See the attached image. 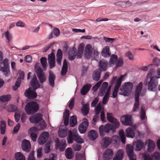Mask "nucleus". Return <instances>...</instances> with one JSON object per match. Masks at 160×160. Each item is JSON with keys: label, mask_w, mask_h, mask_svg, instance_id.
<instances>
[{"label": "nucleus", "mask_w": 160, "mask_h": 160, "mask_svg": "<svg viewBox=\"0 0 160 160\" xmlns=\"http://www.w3.org/2000/svg\"><path fill=\"white\" fill-rule=\"evenodd\" d=\"M81 145L78 144H74L72 146L73 149L75 151H79L81 149Z\"/></svg>", "instance_id": "13d9d810"}, {"label": "nucleus", "mask_w": 160, "mask_h": 160, "mask_svg": "<svg viewBox=\"0 0 160 160\" xmlns=\"http://www.w3.org/2000/svg\"><path fill=\"white\" fill-rule=\"evenodd\" d=\"M113 155L112 151L109 149H107L103 154V159L105 160H108L112 158Z\"/></svg>", "instance_id": "a878e982"}, {"label": "nucleus", "mask_w": 160, "mask_h": 160, "mask_svg": "<svg viewBox=\"0 0 160 160\" xmlns=\"http://www.w3.org/2000/svg\"><path fill=\"white\" fill-rule=\"evenodd\" d=\"M109 96L105 94L102 100V103L103 104H106L107 102H108L109 98Z\"/></svg>", "instance_id": "680f3d73"}, {"label": "nucleus", "mask_w": 160, "mask_h": 160, "mask_svg": "<svg viewBox=\"0 0 160 160\" xmlns=\"http://www.w3.org/2000/svg\"><path fill=\"white\" fill-rule=\"evenodd\" d=\"M146 144L148 146V152H152L154 149L155 144L154 142L151 139H148L146 141Z\"/></svg>", "instance_id": "6ab92c4d"}, {"label": "nucleus", "mask_w": 160, "mask_h": 160, "mask_svg": "<svg viewBox=\"0 0 160 160\" xmlns=\"http://www.w3.org/2000/svg\"><path fill=\"white\" fill-rule=\"evenodd\" d=\"M140 118L142 121H144L145 120H147V117L146 114V112L145 111L144 108L143 106H142L141 107Z\"/></svg>", "instance_id": "49530a36"}, {"label": "nucleus", "mask_w": 160, "mask_h": 160, "mask_svg": "<svg viewBox=\"0 0 160 160\" xmlns=\"http://www.w3.org/2000/svg\"><path fill=\"white\" fill-rule=\"evenodd\" d=\"M55 146L56 149H59L61 152L63 151L67 146L65 140L62 139L61 141L56 142Z\"/></svg>", "instance_id": "a211bd4d"}, {"label": "nucleus", "mask_w": 160, "mask_h": 160, "mask_svg": "<svg viewBox=\"0 0 160 160\" xmlns=\"http://www.w3.org/2000/svg\"><path fill=\"white\" fill-rule=\"evenodd\" d=\"M102 141L103 142V146L107 147L111 142L112 139L109 137H105L103 138Z\"/></svg>", "instance_id": "79ce46f5"}, {"label": "nucleus", "mask_w": 160, "mask_h": 160, "mask_svg": "<svg viewBox=\"0 0 160 160\" xmlns=\"http://www.w3.org/2000/svg\"><path fill=\"white\" fill-rule=\"evenodd\" d=\"M99 101L98 98L97 97L95 98L94 100L92 102L91 104V106L92 107H95Z\"/></svg>", "instance_id": "e2e57ef3"}, {"label": "nucleus", "mask_w": 160, "mask_h": 160, "mask_svg": "<svg viewBox=\"0 0 160 160\" xmlns=\"http://www.w3.org/2000/svg\"><path fill=\"white\" fill-rule=\"evenodd\" d=\"M101 54L104 58H108L110 56L111 52L109 46H105L101 52Z\"/></svg>", "instance_id": "bb28decb"}, {"label": "nucleus", "mask_w": 160, "mask_h": 160, "mask_svg": "<svg viewBox=\"0 0 160 160\" xmlns=\"http://www.w3.org/2000/svg\"><path fill=\"white\" fill-rule=\"evenodd\" d=\"M69 116V110H66L63 114V119L64 124L65 126L68 125Z\"/></svg>", "instance_id": "c9c22d12"}, {"label": "nucleus", "mask_w": 160, "mask_h": 160, "mask_svg": "<svg viewBox=\"0 0 160 160\" xmlns=\"http://www.w3.org/2000/svg\"><path fill=\"white\" fill-rule=\"evenodd\" d=\"M154 65L151 64L147 66H143L140 68V69L144 71H147L150 69L149 72L147 75L144 83L145 85L148 86V90L153 91L156 88L158 85V80L153 76L155 70L153 68Z\"/></svg>", "instance_id": "f257e3e1"}, {"label": "nucleus", "mask_w": 160, "mask_h": 160, "mask_svg": "<svg viewBox=\"0 0 160 160\" xmlns=\"http://www.w3.org/2000/svg\"><path fill=\"white\" fill-rule=\"evenodd\" d=\"M29 119L31 123L36 124L38 123L42 120V118H41V115L38 114L31 116Z\"/></svg>", "instance_id": "4be33fe9"}, {"label": "nucleus", "mask_w": 160, "mask_h": 160, "mask_svg": "<svg viewBox=\"0 0 160 160\" xmlns=\"http://www.w3.org/2000/svg\"><path fill=\"white\" fill-rule=\"evenodd\" d=\"M119 134L122 142L125 143L126 141V136L124 131L122 129L121 130L119 131Z\"/></svg>", "instance_id": "a18cd8bd"}, {"label": "nucleus", "mask_w": 160, "mask_h": 160, "mask_svg": "<svg viewBox=\"0 0 160 160\" xmlns=\"http://www.w3.org/2000/svg\"><path fill=\"white\" fill-rule=\"evenodd\" d=\"M108 86V83L106 82H104L100 88V91L98 93V95L99 96H102L105 93L106 89Z\"/></svg>", "instance_id": "72a5a7b5"}, {"label": "nucleus", "mask_w": 160, "mask_h": 160, "mask_svg": "<svg viewBox=\"0 0 160 160\" xmlns=\"http://www.w3.org/2000/svg\"><path fill=\"white\" fill-rule=\"evenodd\" d=\"M102 82V81L100 80L92 88V90L94 92L96 91L101 85Z\"/></svg>", "instance_id": "4d7b16f0"}, {"label": "nucleus", "mask_w": 160, "mask_h": 160, "mask_svg": "<svg viewBox=\"0 0 160 160\" xmlns=\"http://www.w3.org/2000/svg\"><path fill=\"white\" fill-rule=\"evenodd\" d=\"M68 55V59L70 60H73L76 56L75 49L74 48H70L69 50Z\"/></svg>", "instance_id": "cd10ccee"}, {"label": "nucleus", "mask_w": 160, "mask_h": 160, "mask_svg": "<svg viewBox=\"0 0 160 160\" xmlns=\"http://www.w3.org/2000/svg\"><path fill=\"white\" fill-rule=\"evenodd\" d=\"M68 64L67 60L64 59L63 61V66L62 68L61 74L62 75H64L66 73L68 70Z\"/></svg>", "instance_id": "ea45409f"}, {"label": "nucleus", "mask_w": 160, "mask_h": 160, "mask_svg": "<svg viewBox=\"0 0 160 160\" xmlns=\"http://www.w3.org/2000/svg\"><path fill=\"white\" fill-rule=\"evenodd\" d=\"M131 119V116L126 115L121 117V121L122 124L125 126H130L132 124Z\"/></svg>", "instance_id": "9b49d317"}, {"label": "nucleus", "mask_w": 160, "mask_h": 160, "mask_svg": "<svg viewBox=\"0 0 160 160\" xmlns=\"http://www.w3.org/2000/svg\"><path fill=\"white\" fill-rule=\"evenodd\" d=\"M53 33L55 36L57 37L59 35L60 32L58 28H55L53 29Z\"/></svg>", "instance_id": "338daca9"}, {"label": "nucleus", "mask_w": 160, "mask_h": 160, "mask_svg": "<svg viewBox=\"0 0 160 160\" xmlns=\"http://www.w3.org/2000/svg\"><path fill=\"white\" fill-rule=\"evenodd\" d=\"M133 87L132 83L130 82L123 83L120 88V94L128 96L132 91Z\"/></svg>", "instance_id": "423d86ee"}, {"label": "nucleus", "mask_w": 160, "mask_h": 160, "mask_svg": "<svg viewBox=\"0 0 160 160\" xmlns=\"http://www.w3.org/2000/svg\"><path fill=\"white\" fill-rule=\"evenodd\" d=\"M142 82H141L137 86L135 93V98H139L142 89Z\"/></svg>", "instance_id": "c756f323"}, {"label": "nucleus", "mask_w": 160, "mask_h": 160, "mask_svg": "<svg viewBox=\"0 0 160 160\" xmlns=\"http://www.w3.org/2000/svg\"><path fill=\"white\" fill-rule=\"evenodd\" d=\"M55 78V76L53 73L51 71H50L48 77L49 82V85L52 87L54 86Z\"/></svg>", "instance_id": "c85d7f7f"}, {"label": "nucleus", "mask_w": 160, "mask_h": 160, "mask_svg": "<svg viewBox=\"0 0 160 160\" xmlns=\"http://www.w3.org/2000/svg\"><path fill=\"white\" fill-rule=\"evenodd\" d=\"M135 103L134 104L133 108L132 109L133 112H136L137 111L139 108V98H135Z\"/></svg>", "instance_id": "603ef678"}, {"label": "nucleus", "mask_w": 160, "mask_h": 160, "mask_svg": "<svg viewBox=\"0 0 160 160\" xmlns=\"http://www.w3.org/2000/svg\"><path fill=\"white\" fill-rule=\"evenodd\" d=\"M11 98L10 95L2 96L0 97V100L2 102H8Z\"/></svg>", "instance_id": "3c124183"}, {"label": "nucleus", "mask_w": 160, "mask_h": 160, "mask_svg": "<svg viewBox=\"0 0 160 160\" xmlns=\"http://www.w3.org/2000/svg\"><path fill=\"white\" fill-rule=\"evenodd\" d=\"M31 143L29 140L24 139L22 141V148L23 151L29 152L31 149Z\"/></svg>", "instance_id": "2eb2a0df"}, {"label": "nucleus", "mask_w": 160, "mask_h": 160, "mask_svg": "<svg viewBox=\"0 0 160 160\" xmlns=\"http://www.w3.org/2000/svg\"><path fill=\"white\" fill-rule=\"evenodd\" d=\"M119 5L123 8H125L130 6L131 3L129 1L121 2H119Z\"/></svg>", "instance_id": "864d4df0"}, {"label": "nucleus", "mask_w": 160, "mask_h": 160, "mask_svg": "<svg viewBox=\"0 0 160 160\" xmlns=\"http://www.w3.org/2000/svg\"><path fill=\"white\" fill-rule=\"evenodd\" d=\"M124 155V151L122 149L119 150L113 160H122Z\"/></svg>", "instance_id": "f704fd0d"}, {"label": "nucleus", "mask_w": 160, "mask_h": 160, "mask_svg": "<svg viewBox=\"0 0 160 160\" xmlns=\"http://www.w3.org/2000/svg\"><path fill=\"white\" fill-rule=\"evenodd\" d=\"M124 76V75H120L117 80L112 92V96H111V97L115 98L117 97L119 88L121 86L122 79Z\"/></svg>", "instance_id": "1a4fd4ad"}, {"label": "nucleus", "mask_w": 160, "mask_h": 160, "mask_svg": "<svg viewBox=\"0 0 160 160\" xmlns=\"http://www.w3.org/2000/svg\"><path fill=\"white\" fill-rule=\"evenodd\" d=\"M1 133L2 134H4L5 133L6 129V122L4 121H2L1 122L0 126Z\"/></svg>", "instance_id": "de8ad7c7"}, {"label": "nucleus", "mask_w": 160, "mask_h": 160, "mask_svg": "<svg viewBox=\"0 0 160 160\" xmlns=\"http://www.w3.org/2000/svg\"><path fill=\"white\" fill-rule=\"evenodd\" d=\"M57 155L55 153H52L49 157V158L48 159V160H56L57 158Z\"/></svg>", "instance_id": "774afa93"}, {"label": "nucleus", "mask_w": 160, "mask_h": 160, "mask_svg": "<svg viewBox=\"0 0 160 160\" xmlns=\"http://www.w3.org/2000/svg\"><path fill=\"white\" fill-rule=\"evenodd\" d=\"M5 37L7 39L9 42L11 40L12 38V35L9 33L8 31H6L5 33Z\"/></svg>", "instance_id": "052dcab7"}, {"label": "nucleus", "mask_w": 160, "mask_h": 160, "mask_svg": "<svg viewBox=\"0 0 160 160\" xmlns=\"http://www.w3.org/2000/svg\"><path fill=\"white\" fill-rule=\"evenodd\" d=\"M92 87L91 84L87 83L83 86L80 90V93L82 95H85L89 91Z\"/></svg>", "instance_id": "393cba45"}, {"label": "nucleus", "mask_w": 160, "mask_h": 160, "mask_svg": "<svg viewBox=\"0 0 160 160\" xmlns=\"http://www.w3.org/2000/svg\"><path fill=\"white\" fill-rule=\"evenodd\" d=\"M19 77L18 78L15 82V85L12 87V88L14 90H17L19 87L21 82V79L23 80L24 78V73L23 71H18Z\"/></svg>", "instance_id": "9d476101"}, {"label": "nucleus", "mask_w": 160, "mask_h": 160, "mask_svg": "<svg viewBox=\"0 0 160 160\" xmlns=\"http://www.w3.org/2000/svg\"><path fill=\"white\" fill-rule=\"evenodd\" d=\"M108 65V62L104 59H102L99 61L100 68L103 71H105L107 70Z\"/></svg>", "instance_id": "7c9ffc66"}, {"label": "nucleus", "mask_w": 160, "mask_h": 160, "mask_svg": "<svg viewBox=\"0 0 160 160\" xmlns=\"http://www.w3.org/2000/svg\"><path fill=\"white\" fill-rule=\"evenodd\" d=\"M30 84L33 88H30L27 89L24 92V95L28 98L34 99L36 98L37 96L35 90L40 87L39 82L35 75L34 76L31 80Z\"/></svg>", "instance_id": "f03ea898"}, {"label": "nucleus", "mask_w": 160, "mask_h": 160, "mask_svg": "<svg viewBox=\"0 0 160 160\" xmlns=\"http://www.w3.org/2000/svg\"><path fill=\"white\" fill-rule=\"evenodd\" d=\"M88 137L90 140H94L98 137V134L95 130H91L88 133Z\"/></svg>", "instance_id": "e433bc0d"}, {"label": "nucleus", "mask_w": 160, "mask_h": 160, "mask_svg": "<svg viewBox=\"0 0 160 160\" xmlns=\"http://www.w3.org/2000/svg\"><path fill=\"white\" fill-rule=\"evenodd\" d=\"M49 136V133L48 132H43L39 137L38 142L40 145L43 144L48 140Z\"/></svg>", "instance_id": "ddd939ff"}, {"label": "nucleus", "mask_w": 160, "mask_h": 160, "mask_svg": "<svg viewBox=\"0 0 160 160\" xmlns=\"http://www.w3.org/2000/svg\"><path fill=\"white\" fill-rule=\"evenodd\" d=\"M25 109L27 114L31 115L35 113L38 111L39 106L36 102H31L26 104Z\"/></svg>", "instance_id": "0eeeda50"}, {"label": "nucleus", "mask_w": 160, "mask_h": 160, "mask_svg": "<svg viewBox=\"0 0 160 160\" xmlns=\"http://www.w3.org/2000/svg\"><path fill=\"white\" fill-rule=\"evenodd\" d=\"M15 158L16 160H25V157L20 152L15 153Z\"/></svg>", "instance_id": "37998d69"}, {"label": "nucleus", "mask_w": 160, "mask_h": 160, "mask_svg": "<svg viewBox=\"0 0 160 160\" xmlns=\"http://www.w3.org/2000/svg\"><path fill=\"white\" fill-rule=\"evenodd\" d=\"M107 119L109 122L112 124L120 125L119 121L113 117L112 114L107 113Z\"/></svg>", "instance_id": "5701e85b"}, {"label": "nucleus", "mask_w": 160, "mask_h": 160, "mask_svg": "<svg viewBox=\"0 0 160 160\" xmlns=\"http://www.w3.org/2000/svg\"><path fill=\"white\" fill-rule=\"evenodd\" d=\"M89 104L88 103L82 105L81 111L84 115H87L89 113Z\"/></svg>", "instance_id": "4c0bfd02"}, {"label": "nucleus", "mask_w": 160, "mask_h": 160, "mask_svg": "<svg viewBox=\"0 0 160 160\" xmlns=\"http://www.w3.org/2000/svg\"><path fill=\"white\" fill-rule=\"evenodd\" d=\"M123 62L121 59H119L117 60V63L116 65V67H122L123 65Z\"/></svg>", "instance_id": "0e129e2a"}, {"label": "nucleus", "mask_w": 160, "mask_h": 160, "mask_svg": "<svg viewBox=\"0 0 160 160\" xmlns=\"http://www.w3.org/2000/svg\"><path fill=\"white\" fill-rule=\"evenodd\" d=\"M34 69L40 82L41 83H43L46 80V77L40 67V63H36Z\"/></svg>", "instance_id": "6e6552de"}, {"label": "nucleus", "mask_w": 160, "mask_h": 160, "mask_svg": "<svg viewBox=\"0 0 160 160\" xmlns=\"http://www.w3.org/2000/svg\"><path fill=\"white\" fill-rule=\"evenodd\" d=\"M127 137L133 138L135 137V132L131 128H129L125 131Z\"/></svg>", "instance_id": "58836bf2"}, {"label": "nucleus", "mask_w": 160, "mask_h": 160, "mask_svg": "<svg viewBox=\"0 0 160 160\" xmlns=\"http://www.w3.org/2000/svg\"><path fill=\"white\" fill-rule=\"evenodd\" d=\"M68 136L67 138V141L68 143H72L74 140L78 143L83 142V140L78 135L77 130H69L68 132Z\"/></svg>", "instance_id": "20e7f679"}, {"label": "nucleus", "mask_w": 160, "mask_h": 160, "mask_svg": "<svg viewBox=\"0 0 160 160\" xmlns=\"http://www.w3.org/2000/svg\"><path fill=\"white\" fill-rule=\"evenodd\" d=\"M84 48V45L83 43L79 44L78 48V51L76 53L77 58H81L83 53Z\"/></svg>", "instance_id": "473e14b6"}, {"label": "nucleus", "mask_w": 160, "mask_h": 160, "mask_svg": "<svg viewBox=\"0 0 160 160\" xmlns=\"http://www.w3.org/2000/svg\"><path fill=\"white\" fill-rule=\"evenodd\" d=\"M126 151L130 160H136V158L133 153V148L130 144H128L126 146Z\"/></svg>", "instance_id": "f8f14e48"}, {"label": "nucleus", "mask_w": 160, "mask_h": 160, "mask_svg": "<svg viewBox=\"0 0 160 160\" xmlns=\"http://www.w3.org/2000/svg\"><path fill=\"white\" fill-rule=\"evenodd\" d=\"M101 105L100 103H99L97 106L95 108V113L94 115L92 121V123L94 125L98 121L99 119V115L100 112V118L102 121L103 122H105V113L103 111L101 112Z\"/></svg>", "instance_id": "39448f33"}, {"label": "nucleus", "mask_w": 160, "mask_h": 160, "mask_svg": "<svg viewBox=\"0 0 160 160\" xmlns=\"http://www.w3.org/2000/svg\"><path fill=\"white\" fill-rule=\"evenodd\" d=\"M120 125L113 124H111L110 123H107L105 126L100 125L99 127V132L101 136L104 135V132L108 134H112L114 133L116 129L119 128Z\"/></svg>", "instance_id": "7ed1b4c3"}, {"label": "nucleus", "mask_w": 160, "mask_h": 160, "mask_svg": "<svg viewBox=\"0 0 160 160\" xmlns=\"http://www.w3.org/2000/svg\"><path fill=\"white\" fill-rule=\"evenodd\" d=\"M88 126L87 121H84L81 123L78 127V130L81 133H83L86 132Z\"/></svg>", "instance_id": "aec40b11"}, {"label": "nucleus", "mask_w": 160, "mask_h": 160, "mask_svg": "<svg viewBox=\"0 0 160 160\" xmlns=\"http://www.w3.org/2000/svg\"><path fill=\"white\" fill-rule=\"evenodd\" d=\"M67 133V128L64 126L60 127L59 129L58 133L59 136L60 138H64L65 137Z\"/></svg>", "instance_id": "b1692460"}, {"label": "nucleus", "mask_w": 160, "mask_h": 160, "mask_svg": "<svg viewBox=\"0 0 160 160\" xmlns=\"http://www.w3.org/2000/svg\"><path fill=\"white\" fill-rule=\"evenodd\" d=\"M10 109V111L12 112H15L18 110V107L17 106L14 105H11L9 107Z\"/></svg>", "instance_id": "69168bd1"}, {"label": "nucleus", "mask_w": 160, "mask_h": 160, "mask_svg": "<svg viewBox=\"0 0 160 160\" xmlns=\"http://www.w3.org/2000/svg\"><path fill=\"white\" fill-rule=\"evenodd\" d=\"M101 70L99 69L94 71L92 75L93 79L95 81H98L101 77Z\"/></svg>", "instance_id": "2f4dec72"}, {"label": "nucleus", "mask_w": 160, "mask_h": 160, "mask_svg": "<svg viewBox=\"0 0 160 160\" xmlns=\"http://www.w3.org/2000/svg\"><path fill=\"white\" fill-rule=\"evenodd\" d=\"M92 53V47L90 44H88L85 48L84 58L87 59H89L91 57Z\"/></svg>", "instance_id": "dca6fc26"}, {"label": "nucleus", "mask_w": 160, "mask_h": 160, "mask_svg": "<svg viewBox=\"0 0 160 160\" xmlns=\"http://www.w3.org/2000/svg\"><path fill=\"white\" fill-rule=\"evenodd\" d=\"M40 62L44 71H46L47 68V58L45 57H42L40 59Z\"/></svg>", "instance_id": "09e8293b"}, {"label": "nucleus", "mask_w": 160, "mask_h": 160, "mask_svg": "<svg viewBox=\"0 0 160 160\" xmlns=\"http://www.w3.org/2000/svg\"><path fill=\"white\" fill-rule=\"evenodd\" d=\"M70 126L72 127H74L77 122V117L73 116L70 117Z\"/></svg>", "instance_id": "c03bdc74"}, {"label": "nucleus", "mask_w": 160, "mask_h": 160, "mask_svg": "<svg viewBox=\"0 0 160 160\" xmlns=\"http://www.w3.org/2000/svg\"><path fill=\"white\" fill-rule=\"evenodd\" d=\"M65 156L66 158L68 159H71L73 158V155L72 149L70 148H67L65 151Z\"/></svg>", "instance_id": "a19ab883"}, {"label": "nucleus", "mask_w": 160, "mask_h": 160, "mask_svg": "<svg viewBox=\"0 0 160 160\" xmlns=\"http://www.w3.org/2000/svg\"><path fill=\"white\" fill-rule=\"evenodd\" d=\"M48 59L50 68L51 69L55 67V58L53 52H52L50 54L48 55Z\"/></svg>", "instance_id": "4468645a"}, {"label": "nucleus", "mask_w": 160, "mask_h": 160, "mask_svg": "<svg viewBox=\"0 0 160 160\" xmlns=\"http://www.w3.org/2000/svg\"><path fill=\"white\" fill-rule=\"evenodd\" d=\"M37 131V128L35 127H32L29 130V132L30 134L31 138L33 142H35L37 138L36 133Z\"/></svg>", "instance_id": "412c9836"}, {"label": "nucleus", "mask_w": 160, "mask_h": 160, "mask_svg": "<svg viewBox=\"0 0 160 160\" xmlns=\"http://www.w3.org/2000/svg\"><path fill=\"white\" fill-rule=\"evenodd\" d=\"M8 67L3 66H0V70L4 73L5 75H7L9 70Z\"/></svg>", "instance_id": "6e6d98bb"}, {"label": "nucleus", "mask_w": 160, "mask_h": 160, "mask_svg": "<svg viewBox=\"0 0 160 160\" xmlns=\"http://www.w3.org/2000/svg\"><path fill=\"white\" fill-rule=\"evenodd\" d=\"M152 160H160V154L156 152L152 155Z\"/></svg>", "instance_id": "5fc2aeb1"}, {"label": "nucleus", "mask_w": 160, "mask_h": 160, "mask_svg": "<svg viewBox=\"0 0 160 160\" xmlns=\"http://www.w3.org/2000/svg\"><path fill=\"white\" fill-rule=\"evenodd\" d=\"M142 156L144 160H152L149 154L147 152H145L142 154Z\"/></svg>", "instance_id": "bf43d9fd"}, {"label": "nucleus", "mask_w": 160, "mask_h": 160, "mask_svg": "<svg viewBox=\"0 0 160 160\" xmlns=\"http://www.w3.org/2000/svg\"><path fill=\"white\" fill-rule=\"evenodd\" d=\"M110 61H109V64L111 65L114 64L118 60V57L116 55L114 54L112 55L110 58Z\"/></svg>", "instance_id": "8fccbe9b"}, {"label": "nucleus", "mask_w": 160, "mask_h": 160, "mask_svg": "<svg viewBox=\"0 0 160 160\" xmlns=\"http://www.w3.org/2000/svg\"><path fill=\"white\" fill-rule=\"evenodd\" d=\"M144 145V142L141 140H138L134 142L133 146L135 148L136 151H140L142 149Z\"/></svg>", "instance_id": "f3484780"}]
</instances>
